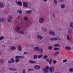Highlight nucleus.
Listing matches in <instances>:
<instances>
[{"instance_id": "f257e3e1", "label": "nucleus", "mask_w": 73, "mask_h": 73, "mask_svg": "<svg viewBox=\"0 0 73 73\" xmlns=\"http://www.w3.org/2000/svg\"><path fill=\"white\" fill-rule=\"evenodd\" d=\"M7 18V21L8 22H9V23H10V22H11V20H12L13 18L12 16L11 15H9L8 16Z\"/></svg>"}, {"instance_id": "f03ea898", "label": "nucleus", "mask_w": 73, "mask_h": 73, "mask_svg": "<svg viewBox=\"0 0 73 73\" xmlns=\"http://www.w3.org/2000/svg\"><path fill=\"white\" fill-rule=\"evenodd\" d=\"M42 72L44 73H48L49 72V70L45 69V68L42 69Z\"/></svg>"}, {"instance_id": "7ed1b4c3", "label": "nucleus", "mask_w": 73, "mask_h": 73, "mask_svg": "<svg viewBox=\"0 0 73 73\" xmlns=\"http://www.w3.org/2000/svg\"><path fill=\"white\" fill-rule=\"evenodd\" d=\"M0 21H1L2 23L5 22V21H6V19L5 18H0Z\"/></svg>"}, {"instance_id": "20e7f679", "label": "nucleus", "mask_w": 73, "mask_h": 73, "mask_svg": "<svg viewBox=\"0 0 73 73\" xmlns=\"http://www.w3.org/2000/svg\"><path fill=\"white\" fill-rule=\"evenodd\" d=\"M40 23H43L44 21V18L43 17H41L39 20Z\"/></svg>"}, {"instance_id": "39448f33", "label": "nucleus", "mask_w": 73, "mask_h": 73, "mask_svg": "<svg viewBox=\"0 0 73 73\" xmlns=\"http://www.w3.org/2000/svg\"><path fill=\"white\" fill-rule=\"evenodd\" d=\"M28 3L27 2H24L23 3V5L25 8H27L28 7Z\"/></svg>"}, {"instance_id": "423d86ee", "label": "nucleus", "mask_w": 73, "mask_h": 73, "mask_svg": "<svg viewBox=\"0 0 73 73\" xmlns=\"http://www.w3.org/2000/svg\"><path fill=\"white\" fill-rule=\"evenodd\" d=\"M49 34L50 35H52V36H54L55 35V33L53 31H50L49 32Z\"/></svg>"}, {"instance_id": "0eeeda50", "label": "nucleus", "mask_w": 73, "mask_h": 73, "mask_svg": "<svg viewBox=\"0 0 73 73\" xmlns=\"http://www.w3.org/2000/svg\"><path fill=\"white\" fill-rule=\"evenodd\" d=\"M35 68L36 70H39L40 69V66L38 65H36L35 66Z\"/></svg>"}, {"instance_id": "6e6552de", "label": "nucleus", "mask_w": 73, "mask_h": 73, "mask_svg": "<svg viewBox=\"0 0 73 73\" xmlns=\"http://www.w3.org/2000/svg\"><path fill=\"white\" fill-rule=\"evenodd\" d=\"M20 29H21L20 28V27H16L15 30L16 32H19L20 31Z\"/></svg>"}, {"instance_id": "1a4fd4ad", "label": "nucleus", "mask_w": 73, "mask_h": 73, "mask_svg": "<svg viewBox=\"0 0 73 73\" xmlns=\"http://www.w3.org/2000/svg\"><path fill=\"white\" fill-rule=\"evenodd\" d=\"M5 7V5L1 2H0V8H4Z\"/></svg>"}, {"instance_id": "9d476101", "label": "nucleus", "mask_w": 73, "mask_h": 73, "mask_svg": "<svg viewBox=\"0 0 73 73\" xmlns=\"http://www.w3.org/2000/svg\"><path fill=\"white\" fill-rule=\"evenodd\" d=\"M17 4L18 5H19V6H20V7L22 6V3L20 1H18Z\"/></svg>"}, {"instance_id": "9b49d317", "label": "nucleus", "mask_w": 73, "mask_h": 73, "mask_svg": "<svg viewBox=\"0 0 73 73\" xmlns=\"http://www.w3.org/2000/svg\"><path fill=\"white\" fill-rule=\"evenodd\" d=\"M17 47L18 48V50L19 51H21L22 50V48H21V46L20 45H18L17 46Z\"/></svg>"}, {"instance_id": "f8f14e48", "label": "nucleus", "mask_w": 73, "mask_h": 73, "mask_svg": "<svg viewBox=\"0 0 73 73\" xmlns=\"http://www.w3.org/2000/svg\"><path fill=\"white\" fill-rule=\"evenodd\" d=\"M10 49L12 50H14L16 49V47L15 46H12L10 47Z\"/></svg>"}, {"instance_id": "ddd939ff", "label": "nucleus", "mask_w": 73, "mask_h": 73, "mask_svg": "<svg viewBox=\"0 0 73 73\" xmlns=\"http://www.w3.org/2000/svg\"><path fill=\"white\" fill-rule=\"evenodd\" d=\"M37 37L38 38V39H39V40H42V37L40 35H37Z\"/></svg>"}, {"instance_id": "4468645a", "label": "nucleus", "mask_w": 73, "mask_h": 73, "mask_svg": "<svg viewBox=\"0 0 73 73\" xmlns=\"http://www.w3.org/2000/svg\"><path fill=\"white\" fill-rule=\"evenodd\" d=\"M50 40L51 41H56L57 40V38L56 37H54V38H50Z\"/></svg>"}, {"instance_id": "2eb2a0df", "label": "nucleus", "mask_w": 73, "mask_h": 73, "mask_svg": "<svg viewBox=\"0 0 73 73\" xmlns=\"http://www.w3.org/2000/svg\"><path fill=\"white\" fill-rule=\"evenodd\" d=\"M17 12L19 14H22L23 13V11L21 10H17Z\"/></svg>"}, {"instance_id": "dca6fc26", "label": "nucleus", "mask_w": 73, "mask_h": 73, "mask_svg": "<svg viewBox=\"0 0 73 73\" xmlns=\"http://www.w3.org/2000/svg\"><path fill=\"white\" fill-rule=\"evenodd\" d=\"M9 69L11 71H13L14 72H15V71H16V69L15 68H9Z\"/></svg>"}, {"instance_id": "f3484780", "label": "nucleus", "mask_w": 73, "mask_h": 73, "mask_svg": "<svg viewBox=\"0 0 73 73\" xmlns=\"http://www.w3.org/2000/svg\"><path fill=\"white\" fill-rule=\"evenodd\" d=\"M65 48L67 50H71L72 49L70 47L68 46H66L65 47Z\"/></svg>"}, {"instance_id": "a211bd4d", "label": "nucleus", "mask_w": 73, "mask_h": 73, "mask_svg": "<svg viewBox=\"0 0 73 73\" xmlns=\"http://www.w3.org/2000/svg\"><path fill=\"white\" fill-rule=\"evenodd\" d=\"M32 12V11L31 10H29L28 11H26V13L27 14H28V15H29V14H31Z\"/></svg>"}, {"instance_id": "6ab92c4d", "label": "nucleus", "mask_w": 73, "mask_h": 73, "mask_svg": "<svg viewBox=\"0 0 73 73\" xmlns=\"http://www.w3.org/2000/svg\"><path fill=\"white\" fill-rule=\"evenodd\" d=\"M48 49L49 50H51L53 49V46H48Z\"/></svg>"}, {"instance_id": "aec40b11", "label": "nucleus", "mask_w": 73, "mask_h": 73, "mask_svg": "<svg viewBox=\"0 0 73 73\" xmlns=\"http://www.w3.org/2000/svg\"><path fill=\"white\" fill-rule=\"evenodd\" d=\"M24 32H25L24 31H20V34H21V35H23L24 34Z\"/></svg>"}, {"instance_id": "412c9836", "label": "nucleus", "mask_w": 73, "mask_h": 73, "mask_svg": "<svg viewBox=\"0 0 73 73\" xmlns=\"http://www.w3.org/2000/svg\"><path fill=\"white\" fill-rule=\"evenodd\" d=\"M39 49V48L38 46L34 48V49L35 51L36 50H38V49Z\"/></svg>"}, {"instance_id": "4be33fe9", "label": "nucleus", "mask_w": 73, "mask_h": 73, "mask_svg": "<svg viewBox=\"0 0 73 73\" xmlns=\"http://www.w3.org/2000/svg\"><path fill=\"white\" fill-rule=\"evenodd\" d=\"M43 55L42 54L39 55L38 56V58H41V57H42Z\"/></svg>"}, {"instance_id": "5701e85b", "label": "nucleus", "mask_w": 73, "mask_h": 73, "mask_svg": "<svg viewBox=\"0 0 73 73\" xmlns=\"http://www.w3.org/2000/svg\"><path fill=\"white\" fill-rule=\"evenodd\" d=\"M60 7L61 8H64L65 7V5L64 4H62L60 6Z\"/></svg>"}, {"instance_id": "b1692460", "label": "nucleus", "mask_w": 73, "mask_h": 73, "mask_svg": "<svg viewBox=\"0 0 73 73\" xmlns=\"http://www.w3.org/2000/svg\"><path fill=\"white\" fill-rule=\"evenodd\" d=\"M53 46L54 47H56V46L59 47V46H60V45L58 44H55L53 45Z\"/></svg>"}, {"instance_id": "393cba45", "label": "nucleus", "mask_w": 73, "mask_h": 73, "mask_svg": "<svg viewBox=\"0 0 73 73\" xmlns=\"http://www.w3.org/2000/svg\"><path fill=\"white\" fill-rule=\"evenodd\" d=\"M29 63L31 64H35V63H36V62L30 60L29 61Z\"/></svg>"}, {"instance_id": "a878e982", "label": "nucleus", "mask_w": 73, "mask_h": 73, "mask_svg": "<svg viewBox=\"0 0 73 73\" xmlns=\"http://www.w3.org/2000/svg\"><path fill=\"white\" fill-rule=\"evenodd\" d=\"M52 67H50L49 68V70L50 73H52L53 72V71H52Z\"/></svg>"}, {"instance_id": "bb28decb", "label": "nucleus", "mask_w": 73, "mask_h": 73, "mask_svg": "<svg viewBox=\"0 0 73 73\" xmlns=\"http://www.w3.org/2000/svg\"><path fill=\"white\" fill-rule=\"evenodd\" d=\"M11 61L12 62H15V60H14V59L13 58H11L10 59Z\"/></svg>"}, {"instance_id": "cd10ccee", "label": "nucleus", "mask_w": 73, "mask_h": 73, "mask_svg": "<svg viewBox=\"0 0 73 73\" xmlns=\"http://www.w3.org/2000/svg\"><path fill=\"white\" fill-rule=\"evenodd\" d=\"M33 57L34 59H36V58H37V55H35L33 56Z\"/></svg>"}, {"instance_id": "c85d7f7f", "label": "nucleus", "mask_w": 73, "mask_h": 73, "mask_svg": "<svg viewBox=\"0 0 73 73\" xmlns=\"http://www.w3.org/2000/svg\"><path fill=\"white\" fill-rule=\"evenodd\" d=\"M70 27H72V28H73V22H71V23H70Z\"/></svg>"}, {"instance_id": "c756f323", "label": "nucleus", "mask_w": 73, "mask_h": 73, "mask_svg": "<svg viewBox=\"0 0 73 73\" xmlns=\"http://www.w3.org/2000/svg\"><path fill=\"white\" fill-rule=\"evenodd\" d=\"M69 71L70 72H73V68H70L69 69Z\"/></svg>"}, {"instance_id": "7c9ffc66", "label": "nucleus", "mask_w": 73, "mask_h": 73, "mask_svg": "<svg viewBox=\"0 0 73 73\" xmlns=\"http://www.w3.org/2000/svg\"><path fill=\"white\" fill-rule=\"evenodd\" d=\"M24 19L25 20H28V18L27 17H25L24 18Z\"/></svg>"}, {"instance_id": "2f4dec72", "label": "nucleus", "mask_w": 73, "mask_h": 73, "mask_svg": "<svg viewBox=\"0 0 73 73\" xmlns=\"http://www.w3.org/2000/svg\"><path fill=\"white\" fill-rule=\"evenodd\" d=\"M16 59H19V58H20V56H17L15 57Z\"/></svg>"}, {"instance_id": "473e14b6", "label": "nucleus", "mask_w": 73, "mask_h": 73, "mask_svg": "<svg viewBox=\"0 0 73 73\" xmlns=\"http://www.w3.org/2000/svg\"><path fill=\"white\" fill-rule=\"evenodd\" d=\"M15 61L16 62H18L20 61V60L19 59H15Z\"/></svg>"}, {"instance_id": "72a5a7b5", "label": "nucleus", "mask_w": 73, "mask_h": 73, "mask_svg": "<svg viewBox=\"0 0 73 73\" xmlns=\"http://www.w3.org/2000/svg\"><path fill=\"white\" fill-rule=\"evenodd\" d=\"M5 38L4 37L1 36L0 37V40H2L3 39H4Z\"/></svg>"}, {"instance_id": "f704fd0d", "label": "nucleus", "mask_w": 73, "mask_h": 73, "mask_svg": "<svg viewBox=\"0 0 73 73\" xmlns=\"http://www.w3.org/2000/svg\"><path fill=\"white\" fill-rule=\"evenodd\" d=\"M49 67L48 66H47L45 67V69H46V70H49Z\"/></svg>"}, {"instance_id": "c9c22d12", "label": "nucleus", "mask_w": 73, "mask_h": 73, "mask_svg": "<svg viewBox=\"0 0 73 73\" xmlns=\"http://www.w3.org/2000/svg\"><path fill=\"white\" fill-rule=\"evenodd\" d=\"M68 34H70V33H72V31H71L70 29H68Z\"/></svg>"}, {"instance_id": "e433bc0d", "label": "nucleus", "mask_w": 73, "mask_h": 73, "mask_svg": "<svg viewBox=\"0 0 73 73\" xmlns=\"http://www.w3.org/2000/svg\"><path fill=\"white\" fill-rule=\"evenodd\" d=\"M4 60L3 59H1L0 60V63H4Z\"/></svg>"}, {"instance_id": "4c0bfd02", "label": "nucleus", "mask_w": 73, "mask_h": 73, "mask_svg": "<svg viewBox=\"0 0 73 73\" xmlns=\"http://www.w3.org/2000/svg\"><path fill=\"white\" fill-rule=\"evenodd\" d=\"M52 58H51L50 59V61L49 62V64L50 65L51 64V63H52Z\"/></svg>"}, {"instance_id": "58836bf2", "label": "nucleus", "mask_w": 73, "mask_h": 73, "mask_svg": "<svg viewBox=\"0 0 73 73\" xmlns=\"http://www.w3.org/2000/svg\"><path fill=\"white\" fill-rule=\"evenodd\" d=\"M59 54V53L58 52V51H57V52H56L55 54V56H58Z\"/></svg>"}, {"instance_id": "ea45409f", "label": "nucleus", "mask_w": 73, "mask_h": 73, "mask_svg": "<svg viewBox=\"0 0 73 73\" xmlns=\"http://www.w3.org/2000/svg\"><path fill=\"white\" fill-rule=\"evenodd\" d=\"M57 40H58V41H60L61 40V38L59 37H56Z\"/></svg>"}, {"instance_id": "a19ab883", "label": "nucleus", "mask_w": 73, "mask_h": 73, "mask_svg": "<svg viewBox=\"0 0 73 73\" xmlns=\"http://www.w3.org/2000/svg\"><path fill=\"white\" fill-rule=\"evenodd\" d=\"M48 56L47 55H44L43 56V58L44 59H46L48 57Z\"/></svg>"}, {"instance_id": "79ce46f5", "label": "nucleus", "mask_w": 73, "mask_h": 73, "mask_svg": "<svg viewBox=\"0 0 73 73\" xmlns=\"http://www.w3.org/2000/svg\"><path fill=\"white\" fill-rule=\"evenodd\" d=\"M67 37L68 40H70V38H69V35H67Z\"/></svg>"}, {"instance_id": "37998d69", "label": "nucleus", "mask_w": 73, "mask_h": 73, "mask_svg": "<svg viewBox=\"0 0 73 73\" xmlns=\"http://www.w3.org/2000/svg\"><path fill=\"white\" fill-rule=\"evenodd\" d=\"M42 50H43V49L41 48H40V49L39 48L38 50V51H39V52H40V51L41 52H42Z\"/></svg>"}, {"instance_id": "c03bdc74", "label": "nucleus", "mask_w": 73, "mask_h": 73, "mask_svg": "<svg viewBox=\"0 0 73 73\" xmlns=\"http://www.w3.org/2000/svg\"><path fill=\"white\" fill-rule=\"evenodd\" d=\"M59 49H60V48H57L56 47L54 48V50H59Z\"/></svg>"}, {"instance_id": "a18cd8bd", "label": "nucleus", "mask_w": 73, "mask_h": 73, "mask_svg": "<svg viewBox=\"0 0 73 73\" xmlns=\"http://www.w3.org/2000/svg\"><path fill=\"white\" fill-rule=\"evenodd\" d=\"M67 61H68V59H64L63 60V61L64 62H66Z\"/></svg>"}, {"instance_id": "49530a36", "label": "nucleus", "mask_w": 73, "mask_h": 73, "mask_svg": "<svg viewBox=\"0 0 73 73\" xmlns=\"http://www.w3.org/2000/svg\"><path fill=\"white\" fill-rule=\"evenodd\" d=\"M56 62H57V61L56 60H54L53 61V64H56Z\"/></svg>"}, {"instance_id": "de8ad7c7", "label": "nucleus", "mask_w": 73, "mask_h": 73, "mask_svg": "<svg viewBox=\"0 0 73 73\" xmlns=\"http://www.w3.org/2000/svg\"><path fill=\"white\" fill-rule=\"evenodd\" d=\"M54 1V3L56 5L57 4V0H53Z\"/></svg>"}, {"instance_id": "09e8293b", "label": "nucleus", "mask_w": 73, "mask_h": 73, "mask_svg": "<svg viewBox=\"0 0 73 73\" xmlns=\"http://www.w3.org/2000/svg\"><path fill=\"white\" fill-rule=\"evenodd\" d=\"M42 30L43 31H46V29H45L44 28H43L42 29Z\"/></svg>"}, {"instance_id": "8fccbe9b", "label": "nucleus", "mask_w": 73, "mask_h": 73, "mask_svg": "<svg viewBox=\"0 0 73 73\" xmlns=\"http://www.w3.org/2000/svg\"><path fill=\"white\" fill-rule=\"evenodd\" d=\"M54 66H53L52 67V71H54Z\"/></svg>"}, {"instance_id": "3c124183", "label": "nucleus", "mask_w": 73, "mask_h": 73, "mask_svg": "<svg viewBox=\"0 0 73 73\" xmlns=\"http://www.w3.org/2000/svg\"><path fill=\"white\" fill-rule=\"evenodd\" d=\"M8 64H12V62L10 61V60H9L8 62Z\"/></svg>"}, {"instance_id": "603ef678", "label": "nucleus", "mask_w": 73, "mask_h": 73, "mask_svg": "<svg viewBox=\"0 0 73 73\" xmlns=\"http://www.w3.org/2000/svg\"><path fill=\"white\" fill-rule=\"evenodd\" d=\"M30 70H33V69L31 68H29L28 71H30Z\"/></svg>"}, {"instance_id": "864d4df0", "label": "nucleus", "mask_w": 73, "mask_h": 73, "mask_svg": "<svg viewBox=\"0 0 73 73\" xmlns=\"http://www.w3.org/2000/svg\"><path fill=\"white\" fill-rule=\"evenodd\" d=\"M20 58H24V56H20Z\"/></svg>"}, {"instance_id": "5fc2aeb1", "label": "nucleus", "mask_w": 73, "mask_h": 73, "mask_svg": "<svg viewBox=\"0 0 73 73\" xmlns=\"http://www.w3.org/2000/svg\"><path fill=\"white\" fill-rule=\"evenodd\" d=\"M63 1H64V0H60L59 2H62Z\"/></svg>"}, {"instance_id": "6e6d98bb", "label": "nucleus", "mask_w": 73, "mask_h": 73, "mask_svg": "<svg viewBox=\"0 0 73 73\" xmlns=\"http://www.w3.org/2000/svg\"><path fill=\"white\" fill-rule=\"evenodd\" d=\"M25 69H23V73H25Z\"/></svg>"}, {"instance_id": "4d7b16f0", "label": "nucleus", "mask_w": 73, "mask_h": 73, "mask_svg": "<svg viewBox=\"0 0 73 73\" xmlns=\"http://www.w3.org/2000/svg\"><path fill=\"white\" fill-rule=\"evenodd\" d=\"M24 54H27V52H25L24 53Z\"/></svg>"}, {"instance_id": "13d9d810", "label": "nucleus", "mask_w": 73, "mask_h": 73, "mask_svg": "<svg viewBox=\"0 0 73 73\" xmlns=\"http://www.w3.org/2000/svg\"><path fill=\"white\" fill-rule=\"evenodd\" d=\"M47 1V0H43V1L44 2H46Z\"/></svg>"}, {"instance_id": "bf43d9fd", "label": "nucleus", "mask_w": 73, "mask_h": 73, "mask_svg": "<svg viewBox=\"0 0 73 73\" xmlns=\"http://www.w3.org/2000/svg\"><path fill=\"white\" fill-rule=\"evenodd\" d=\"M32 48H34V47H35V46H34V45H32Z\"/></svg>"}, {"instance_id": "052dcab7", "label": "nucleus", "mask_w": 73, "mask_h": 73, "mask_svg": "<svg viewBox=\"0 0 73 73\" xmlns=\"http://www.w3.org/2000/svg\"><path fill=\"white\" fill-rule=\"evenodd\" d=\"M16 3H17H17H18V2H17V1H15Z\"/></svg>"}, {"instance_id": "680f3d73", "label": "nucleus", "mask_w": 73, "mask_h": 73, "mask_svg": "<svg viewBox=\"0 0 73 73\" xmlns=\"http://www.w3.org/2000/svg\"><path fill=\"white\" fill-rule=\"evenodd\" d=\"M46 61H47V62H49V60H48V59H46Z\"/></svg>"}, {"instance_id": "e2e57ef3", "label": "nucleus", "mask_w": 73, "mask_h": 73, "mask_svg": "<svg viewBox=\"0 0 73 73\" xmlns=\"http://www.w3.org/2000/svg\"><path fill=\"white\" fill-rule=\"evenodd\" d=\"M53 15L54 17H55V16H54V14H53Z\"/></svg>"}, {"instance_id": "0e129e2a", "label": "nucleus", "mask_w": 73, "mask_h": 73, "mask_svg": "<svg viewBox=\"0 0 73 73\" xmlns=\"http://www.w3.org/2000/svg\"><path fill=\"white\" fill-rule=\"evenodd\" d=\"M1 54V52H0V55Z\"/></svg>"}, {"instance_id": "69168bd1", "label": "nucleus", "mask_w": 73, "mask_h": 73, "mask_svg": "<svg viewBox=\"0 0 73 73\" xmlns=\"http://www.w3.org/2000/svg\"><path fill=\"white\" fill-rule=\"evenodd\" d=\"M5 46H4V47H5Z\"/></svg>"}, {"instance_id": "338daca9", "label": "nucleus", "mask_w": 73, "mask_h": 73, "mask_svg": "<svg viewBox=\"0 0 73 73\" xmlns=\"http://www.w3.org/2000/svg\"><path fill=\"white\" fill-rule=\"evenodd\" d=\"M20 19V18H19V17H18V19Z\"/></svg>"}, {"instance_id": "774afa93", "label": "nucleus", "mask_w": 73, "mask_h": 73, "mask_svg": "<svg viewBox=\"0 0 73 73\" xmlns=\"http://www.w3.org/2000/svg\"><path fill=\"white\" fill-rule=\"evenodd\" d=\"M18 17H19V16H18Z\"/></svg>"}]
</instances>
